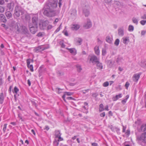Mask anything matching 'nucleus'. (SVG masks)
Segmentation results:
<instances>
[{
    "label": "nucleus",
    "instance_id": "2f4dec72",
    "mask_svg": "<svg viewBox=\"0 0 146 146\" xmlns=\"http://www.w3.org/2000/svg\"><path fill=\"white\" fill-rule=\"evenodd\" d=\"M76 67L77 68V71L79 72H80L82 70L81 66L79 65H77Z\"/></svg>",
    "mask_w": 146,
    "mask_h": 146
},
{
    "label": "nucleus",
    "instance_id": "f704fd0d",
    "mask_svg": "<svg viewBox=\"0 0 146 146\" xmlns=\"http://www.w3.org/2000/svg\"><path fill=\"white\" fill-rule=\"evenodd\" d=\"M1 26L5 28L6 30L9 29V24L8 25H6L5 24H2Z\"/></svg>",
    "mask_w": 146,
    "mask_h": 146
},
{
    "label": "nucleus",
    "instance_id": "1a4fd4ad",
    "mask_svg": "<svg viewBox=\"0 0 146 146\" xmlns=\"http://www.w3.org/2000/svg\"><path fill=\"white\" fill-rule=\"evenodd\" d=\"M92 26V24L90 20L87 19V22L85 23L83 27L86 29H88L90 28Z\"/></svg>",
    "mask_w": 146,
    "mask_h": 146
},
{
    "label": "nucleus",
    "instance_id": "0eeeda50",
    "mask_svg": "<svg viewBox=\"0 0 146 146\" xmlns=\"http://www.w3.org/2000/svg\"><path fill=\"white\" fill-rule=\"evenodd\" d=\"M21 30L19 33H21L23 34H24L28 36L29 35V32L27 28L25 26H21L20 25V27L19 28Z\"/></svg>",
    "mask_w": 146,
    "mask_h": 146
},
{
    "label": "nucleus",
    "instance_id": "5701e85b",
    "mask_svg": "<svg viewBox=\"0 0 146 146\" xmlns=\"http://www.w3.org/2000/svg\"><path fill=\"white\" fill-rule=\"evenodd\" d=\"M4 97L3 96V93H2L0 94V103L2 104L3 103Z\"/></svg>",
    "mask_w": 146,
    "mask_h": 146
},
{
    "label": "nucleus",
    "instance_id": "49530a36",
    "mask_svg": "<svg viewBox=\"0 0 146 146\" xmlns=\"http://www.w3.org/2000/svg\"><path fill=\"white\" fill-rule=\"evenodd\" d=\"M31 59H29L27 60V66H29L30 63V60Z\"/></svg>",
    "mask_w": 146,
    "mask_h": 146
},
{
    "label": "nucleus",
    "instance_id": "473e14b6",
    "mask_svg": "<svg viewBox=\"0 0 146 146\" xmlns=\"http://www.w3.org/2000/svg\"><path fill=\"white\" fill-rule=\"evenodd\" d=\"M134 30V27L131 25H130L129 26L128 30L130 31H133Z\"/></svg>",
    "mask_w": 146,
    "mask_h": 146
},
{
    "label": "nucleus",
    "instance_id": "4be33fe9",
    "mask_svg": "<svg viewBox=\"0 0 146 146\" xmlns=\"http://www.w3.org/2000/svg\"><path fill=\"white\" fill-rule=\"evenodd\" d=\"M94 49L96 54L98 55L100 54V50L99 46H95L94 47Z\"/></svg>",
    "mask_w": 146,
    "mask_h": 146
},
{
    "label": "nucleus",
    "instance_id": "ea45409f",
    "mask_svg": "<svg viewBox=\"0 0 146 146\" xmlns=\"http://www.w3.org/2000/svg\"><path fill=\"white\" fill-rule=\"evenodd\" d=\"M106 52L105 49H103L102 50V55L104 56L106 54Z\"/></svg>",
    "mask_w": 146,
    "mask_h": 146
},
{
    "label": "nucleus",
    "instance_id": "79ce46f5",
    "mask_svg": "<svg viewBox=\"0 0 146 146\" xmlns=\"http://www.w3.org/2000/svg\"><path fill=\"white\" fill-rule=\"evenodd\" d=\"M140 23L143 25H145L146 23V20H141L140 21Z\"/></svg>",
    "mask_w": 146,
    "mask_h": 146
},
{
    "label": "nucleus",
    "instance_id": "cd10ccee",
    "mask_svg": "<svg viewBox=\"0 0 146 146\" xmlns=\"http://www.w3.org/2000/svg\"><path fill=\"white\" fill-rule=\"evenodd\" d=\"M132 21L133 23L135 24L136 25H137L138 23V19L135 17H133L132 19Z\"/></svg>",
    "mask_w": 146,
    "mask_h": 146
},
{
    "label": "nucleus",
    "instance_id": "a18cd8bd",
    "mask_svg": "<svg viewBox=\"0 0 146 146\" xmlns=\"http://www.w3.org/2000/svg\"><path fill=\"white\" fill-rule=\"evenodd\" d=\"M109 82H104L103 84V86L104 87H107L109 85Z\"/></svg>",
    "mask_w": 146,
    "mask_h": 146
},
{
    "label": "nucleus",
    "instance_id": "a211bd4d",
    "mask_svg": "<svg viewBox=\"0 0 146 146\" xmlns=\"http://www.w3.org/2000/svg\"><path fill=\"white\" fill-rule=\"evenodd\" d=\"M80 26L77 24L73 25L71 28L73 30H77L80 28Z\"/></svg>",
    "mask_w": 146,
    "mask_h": 146
},
{
    "label": "nucleus",
    "instance_id": "bf43d9fd",
    "mask_svg": "<svg viewBox=\"0 0 146 146\" xmlns=\"http://www.w3.org/2000/svg\"><path fill=\"white\" fill-rule=\"evenodd\" d=\"M31 102L33 105H34L35 107H36L37 104L36 102L34 101H31Z\"/></svg>",
    "mask_w": 146,
    "mask_h": 146
},
{
    "label": "nucleus",
    "instance_id": "39448f33",
    "mask_svg": "<svg viewBox=\"0 0 146 146\" xmlns=\"http://www.w3.org/2000/svg\"><path fill=\"white\" fill-rule=\"evenodd\" d=\"M38 16L37 14L33 15L32 18V25H38Z\"/></svg>",
    "mask_w": 146,
    "mask_h": 146
},
{
    "label": "nucleus",
    "instance_id": "aec40b11",
    "mask_svg": "<svg viewBox=\"0 0 146 146\" xmlns=\"http://www.w3.org/2000/svg\"><path fill=\"white\" fill-rule=\"evenodd\" d=\"M5 15L7 19H9L12 17V14L9 11H7L5 13Z\"/></svg>",
    "mask_w": 146,
    "mask_h": 146
},
{
    "label": "nucleus",
    "instance_id": "72a5a7b5",
    "mask_svg": "<svg viewBox=\"0 0 146 146\" xmlns=\"http://www.w3.org/2000/svg\"><path fill=\"white\" fill-rule=\"evenodd\" d=\"M141 130L143 131H145L146 130V126L142 125L141 127Z\"/></svg>",
    "mask_w": 146,
    "mask_h": 146
},
{
    "label": "nucleus",
    "instance_id": "a19ab883",
    "mask_svg": "<svg viewBox=\"0 0 146 146\" xmlns=\"http://www.w3.org/2000/svg\"><path fill=\"white\" fill-rule=\"evenodd\" d=\"M55 90H56V91H58L57 92L58 94H60V93H62L60 91V90H63L62 89H61L59 88H56L55 89Z\"/></svg>",
    "mask_w": 146,
    "mask_h": 146
},
{
    "label": "nucleus",
    "instance_id": "58836bf2",
    "mask_svg": "<svg viewBox=\"0 0 146 146\" xmlns=\"http://www.w3.org/2000/svg\"><path fill=\"white\" fill-rule=\"evenodd\" d=\"M4 11V7L0 6V13H3Z\"/></svg>",
    "mask_w": 146,
    "mask_h": 146
},
{
    "label": "nucleus",
    "instance_id": "37998d69",
    "mask_svg": "<svg viewBox=\"0 0 146 146\" xmlns=\"http://www.w3.org/2000/svg\"><path fill=\"white\" fill-rule=\"evenodd\" d=\"M29 68H30L31 71V72H33L34 70L33 69V65L32 64L29 65V66H27Z\"/></svg>",
    "mask_w": 146,
    "mask_h": 146
},
{
    "label": "nucleus",
    "instance_id": "774afa93",
    "mask_svg": "<svg viewBox=\"0 0 146 146\" xmlns=\"http://www.w3.org/2000/svg\"><path fill=\"white\" fill-rule=\"evenodd\" d=\"M115 4L119 5L120 4V2L119 1H116L115 2Z\"/></svg>",
    "mask_w": 146,
    "mask_h": 146
},
{
    "label": "nucleus",
    "instance_id": "9b49d317",
    "mask_svg": "<svg viewBox=\"0 0 146 146\" xmlns=\"http://www.w3.org/2000/svg\"><path fill=\"white\" fill-rule=\"evenodd\" d=\"M48 24V21H44L42 22V24H40V28L42 29H45Z\"/></svg>",
    "mask_w": 146,
    "mask_h": 146
},
{
    "label": "nucleus",
    "instance_id": "13d9d810",
    "mask_svg": "<svg viewBox=\"0 0 146 146\" xmlns=\"http://www.w3.org/2000/svg\"><path fill=\"white\" fill-rule=\"evenodd\" d=\"M74 48H71L70 49H69V51L71 53H73L74 51Z\"/></svg>",
    "mask_w": 146,
    "mask_h": 146
},
{
    "label": "nucleus",
    "instance_id": "c03bdc74",
    "mask_svg": "<svg viewBox=\"0 0 146 146\" xmlns=\"http://www.w3.org/2000/svg\"><path fill=\"white\" fill-rule=\"evenodd\" d=\"M49 48V46H44L43 45H42V50H43V51L46 49H48Z\"/></svg>",
    "mask_w": 146,
    "mask_h": 146
},
{
    "label": "nucleus",
    "instance_id": "4468645a",
    "mask_svg": "<svg viewBox=\"0 0 146 146\" xmlns=\"http://www.w3.org/2000/svg\"><path fill=\"white\" fill-rule=\"evenodd\" d=\"M14 7V3L13 2H11L7 4V8L9 9L10 11H12L13 10Z\"/></svg>",
    "mask_w": 146,
    "mask_h": 146
},
{
    "label": "nucleus",
    "instance_id": "09e8293b",
    "mask_svg": "<svg viewBox=\"0 0 146 146\" xmlns=\"http://www.w3.org/2000/svg\"><path fill=\"white\" fill-rule=\"evenodd\" d=\"M60 44L62 48H64L65 47V45L64 44L62 41H61L60 42Z\"/></svg>",
    "mask_w": 146,
    "mask_h": 146
},
{
    "label": "nucleus",
    "instance_id": "f257e3e1",
    "mask_svg": "<svg viewBox=\"0 0 146 146\" xmlns=\"http://www.w3.org/2000/svg\"><path fill=\"white\" fill-rule=\"evenodd\" d=\"M20 25L19 23L13 21L9 23V29L15 31L17 33L19 34L21 30L19 29Z\"/></svg>",
    "mask_w": 146,
    "mask_h": 146
},
{
    "label": "nucleus",
    "instance_id": "dca6fc26",
    "mask_svg": "<svg viewBox=\"0 0 146 146\" xmlns=\"http://www.w3.org/2000/svg\"><path fill=\"white\" fill-rule=\"evenodd\" d=\"M83 13L84 14L86 17L88 16L90 14L88 9H86V7L84 8L83 10Z\"/></svg>",
    "mask_w": 146,
    "mask_h": 146
},
{
    "label": "nucleus",
    "instance_id": "2eb2a0df",
    "mask_svg": "<svg viewBox=\"0 0 146 146\" xmlns=\"http://www.w3.org/2000/svg\"><path fill=\"white\" fill-rule=\"evenodd\" d=\"M33 50L34 52H41L42 51H43V50H42V45H40L35 48Z\"/></svg>",
    "mask_w": 146,
    "mask_h": 146
},
{
    "label": "nucleus",
    "instance_id": "6e6552de",
    "mask_svg": "<svg viewBox=\"0 0 146 146\" xmlns=\"http://www.w3.org/2000/svg\"><path fill=\"white\" fill-rule=\"evenodd\" d=\"M146 133L144 132L141 135L140 137H138V140L141 141L144 143H146Z\"/></svg>",
    "mask_w": 146,
    "mask_h": 146
},
{
    "label": "nucleus",
    "instance_id": "5fc2aeb1",
    "mask_svg": "<svg viewBox=\"0 0 146 146\" xmlns=\"http://www.w3.org/2000/svg\"><path fill=\"white\" fill-rule=\"evenodd\" d=\"M129 85V83L127 82H126L125 85V86L126 87V89H127Z\"/></svg>",
    "mask_w": 146,
    "mask_h": 146
},
{
    "label": "nucleus",
    "instance_id": "20e7f679",
    "mask_svg": "<svg viewBox=\"0 0 146 146\" xmlns=\"http://www.w3.org/2000/svg\"><path fill=\"white\" fill-rule=\"evenodd\" d=\"M54 12V9H50L47 7L44 9L43 13L45 15L50 17L52 16V13Z\"/></svg>",
    "mask_w": 146,
    "mask_h": 146
},
{
    "label": "nucleus",
    "instance_id": "e433bc0d",
    "mask_svg": "<svg viewBox=\"0 0 146 146\" xmlns=\"http://www.w3.org/2000/svg\"><path fill=\"white\" fill-rule=\"evenodd\" d=\"M119 43V40L118 39H117L114 42V44L116 46H118Z\"/></svg>",
    "mask_w": 146,
    "mask_h": 146
},
{
    "label": "nucleus",
    "instance_id": "bb28decb",
    "mask_svg": "<svg viewBox=\"0 0 146 146\" xmlns=\"http://www.w3.org/2000/svg\"><path fill=\"white\" fill-rule=\"evenodd\" d=\"M129 41V39L128 38V37H126L125 38L123 39V42L125 44H127Z\"/></svg>",
    "mask_w": 146,
    "mask_h": 146
},
{
    "label": "nucleus",
    "instance_id": "f3484780",
    "mask_svg": "<svg viewBox=\"0 0 146 146\" xmlns=\"http://www.w3.org/2000/svg\"><path fill=\"white\" fill-rule=\"evenodd\" d=\"M57 1H55L53 3H52L51 4V6L50 7V9H53L54 8H56L57 6Z\"/></svg>",
    "mask_w": 146,
    "mask_h": 146
},
{
    "label": "nucleus",
    "instance_id": "393cba45",
    "mask_svg": "<svg viewBox=\"0 0 146 146\" xmlns=\"http://www.w3.org/2000/svg\"><path fill=\"white\" fill-rule=\"evenodd\" d=\"M122 58L121 57H118L117 58L116 60V62L119 64H120L122 62Z\"/></svg>",
    "mask_w": 146,
    "mask_h": 146
},
{
    "label": "nucleus",
    "instance_id": "052dcab7",
    "mask_svg": "<svg viewBox=\"0 0 146 146\" xmlns=\"http://www.w3.org/2000/svg\"><path fill=\"white\" fill-rule=\"evenodd\" d=\"M105 112H103L102 113L100 114V116L101 117H104L105 116Z\"/></svg>",
    "mask_w": 146,
    "mask_h": 146
},
{
    "label": "nucleus",
    "instance_id": "de8ad7c7",
    "mask_svg": "<svg viewBox=\"0 0 146 146\" xmlns=\"http://www.w3.org/2000/svg\"><path fill=\"white\" fill-rule=\"evenodd\" d=\"M98 94H97L96 93H93L92 94V96L93 97L96 98L98 96Z\"/></svg>",
    "mask_w": 146,
    "mask_h": 146
},
{
    "label": "nucleus",
    "instance_id": "e2e57ef3",
    "mask_svg": "<svg viewBox=\"0 0 146 146\" xmlns=\"http://www.w3.org/2000/svg\"><path fill=\"white\" fill-rule=\"evenodd\" d=\"M141 19H146V14H144L141 17Z\"/></svg>",
    "mask_w": 146,
    "mask_h": 146
},
{
    "label": "nucleus",
    "instance_id": "c85d7f7f",
    "mask_svg": "<svg viewBox=\"0 0 146 146\" xmlns=\"http://www.w3.org/2000/svg\"><path fill=\"white\" fill-rule=\"evenodd\" d=\"M129 98V96L127 95L125 97V98L122 100L121 101V102L123 103V104H124L126 102L127 100Z\"/></svg>",
    "mask_w": 146,
    "mask_h": 146
},
{
    "label": "nucleus",
    "instance_id": "423d86ee",
    "mask_svg": "<svg viewBox=\"0 0 146 146\" xmlns=\"http://www.w3.org/2000/svg\"><path fill=\"white\" fill-rule=\"evenodd\" d=\"M29 27L31 32L33 34H35L37 31L38 25H33L31 23H29Z\"/></svg>",
    "mask_w": 146,
    "mask_h": 146
},
{
    "label": "nucleus",
    "instance_id": "ddd939ff",
    "mask_svg": "<svg viewBox=\"0 0 146 146\" xmlns=\"http://www.w3.org/2000/svg\"><path fill=\"white\" fill-rule=\"evenodd\" d=\"M140 75L141 74H134L133 76V81L135 82H137L139 79Z\"/></svg>",
    "mask_w": 146,
    "mask_h": 146
},
{
    "label": "nucleus",
    "instance_id": "c9c22d12",
    "mask_svg": "<svg viewBox=\"0 0 146 146\" xmlns=\"http://www.w3.org/2000/svg\"><path fill=\"white\" fill-rule=\"evenodd\" d=\"M59 140H55L54 142V146H57L59 144Z\"/></svg>",
    "mask_w": 146,
    "mask_h": 146
},
{
    "label": "nucleus",
    "instance_id": "412c9836",
    "mask_svg": "<svg viewBox=\"0 0 146 146\" xmlns=\"http://www.w3.org/2000/svg\"><path fill=\"white\" fill-rule=\"evenodd\" d=\"M121 94H119L118 95H116L115 97H113V101H115L117 100L119 98H121Z\"/></svg>",
    "mask_w": 146,
    "mask_h": 146
},
{
    "label": "nucleus",
    "instance_id": "f03ea898",
    "mask_svg": "<svg viewBox=\"0 0 146 146\" xmlns=\"http://www.w3.org/2000/svg\"><path fill=\"white\" fill-rule=\"evenodd\" d=\"M25 13V11L20 6L17 5L15 7L14 16L16 17H19L21 15L23 18V15Z\"/></svg>",
    "mask_w": 146,
    "mask_h": 146
},
{
    "label": "nucleus",
    "instance_id": "a878e982",
    "mask_svg": "<svg viewBox=\"0 0 146 146\" xmlns=\"http://www.w3.org/2000/svg\"><path fill=\"white\" fill-rule=\"evenodd\" d=\"M106 40L107 42L111 44L112 42L113 39L112 37H106Z\"/></svg>",
    "mask_w": 146,
    "mask_h": 146
},
{
    "label": "nucleus",
    "instance_id": "7c9ffc66",
    "mask_svg": "<svg viewBox=\"0 0 146 146\" xmlns=\"http://www.w3.org/2000/svg\"><path fill=\"white\" fill-rule=\"evenodd\" d=\"M55 135L56 137H57L61 136V134L60 133V132L59 130H56L55 131Z\"/></svg>",
    "mask_w": 146,
    "mask_h": 146
},
{
    "label": "nucleus",
    "instance_id": "b1692460",
    "mask_svg": "<svg viewBox=\"0 0 146 146\" xmlns=\"http://www.w3.org/2000/svg\"><path fill=\"white\" fill-rule=\"evenodd\" d=\"M23 16H25V19L27 21H29L30 19V15L28 14H25L23 15Z\"/></svg>",
    "mask_w": 146,
    "mask_h": 146
},
{
    "label": "nucleus",
    "instance_id": "4c0bfd02",
    "mask_svg": "<svg viewBox=\"0 0 146 146\" xmlns=\"http://www.w3.org/2000/svg\"><path fill=\"white\" fill-rule=\"evenodd\" d=\"M19 91V90L18 88L16 86H15L14 87V90H13V92L17 94Z\"/></svg>",
    "mask_w": 146,
    "mask_h": 146
},
{
    "label": "nucleus",
    "instance_id": "8fccbe9b",
    "mask_svg": "<svg viewBox=\"0 0 146 146\" xmlns=\"http://www.w3.org/2000/svg\"><path fill=\"white\" fill-rule=\"evenodd\" d=\"M66 95L67 96H71L72 95L73 93L70 92H64Z\"/></svg>",
    "mask_w": 146,
    "mask_h": 146
},
{
    "label": "nucleus",
    "instance_id": "338daca9",
    "mask_svg": "<svg viewBox=\"0 0 146 146\" xmlns=\"http://www.w3.org/2000/svg\"><path fill=\"white\" fill-rule=\"evenodd\" d=\"M42 36V33H39L37 35V36Z\"/></svg>",
    "mask_w": 146,
    "mask_h": 146
},
{
    "label": "nucleus",
    "instance_id": "603ef678",
    "mask_svg": "<svg viewBox=\"0 0 146 146\" xmlns=\"http://www.w3.org/2000/svg\"><path fill=\"white\" fill-rule=\"evenodd\" d=\"M61 24H60V26L56 29V30L54 32L55 33H57V32H58L60 31V27L61 26Z\"/></svg>",
    "mask_w": 146,
    "mask_h": 146
},
{
    "label": "nucleus",
    "instance_id": "4d7b16f0",
    "mask_svg": "<svg viewBox=\"0 0 146 146\" xmlns=\"http://www.w3.org/2000/svg\"><path fill=\"white\" fill-rule=\"evenodd\" d=\"M111 0H104V1L107 4H109L111 3Z\"/></svg>",
    "mask_w": 146,
    "mask_h": 146
},
{
    "label": "nucleus",
    "instance_id": "680f3d73",
    "mask_svg": "<svg viewBox=\"0 0 146 146\" xmlns=\"http://www.w3.org/2000/svg\"><path fill=\"white\" fill-rule=\"evenodd\" d=\"M146 31H141V35L142 36H144L145 35V34L146 33Z\"/></svg>",
    "mask_w": 146,
    "mask_h": 146
},
{
    "label": "nucleus",
    "instance_id": "c756f323",
    "mask_svg": "<svg viewBox=\"0 0 146 146\" xmlns=\"http://www.w3.org/2000/svg\"><path fill=\"white\" fill-rule=\"evenodd\" d=\"M99 111L101 112L104 111V106L102 104H101L99 106Z\"/></svg>",
    "mask_w": 146,
    "mask_h": 146
},
{
    "label": "nucleus",
    "instance_id": "0e129e2a",
    "mask_svg": "<svg viewBox=\"0 0 146 146\" xmlns=\"http://www.w3.org/2000/svg\"><path fill=\"white\" fill-rule=\"evenodd\" d=\"M5 3L4 0H0V5H3Z\"/></svg>",
    "mask_w": 146,
    "mask_h": 146
},
{
    "label": "nucleus",
    "instance_id": "7ed1b4c3",
    "mask_svg": "<svg viewBox=\"0 0 146 146\" xmlns=\"http://www.w3.org/2000/svg\"><path fill=\"white\" fill-rule=\"evenodd\" d=\"M88 59L90 60V62H91L93 65H94L99 60V58L94 55L89 56Z\"/></svg>",
    "mask_w": 146,
    "mask_h": 146
},
{
    "label": "nucleus",
    "instance_id": "9d476101",
    "mask_svg": "<svg viewBox=\"0 0 146 146\" xmlns=\"http://www.w3.org/2000/svg\"><path fill=\"white\" fill-rule=\"evenodd\" d=\"M124 27H119L118 29V33L119 36H122L124 35Z\"/></svg>",
    "mask_w": 146,
    "mask_h": 146
},
{
    "label": "nucleus",
    "instance_id": "f8f14e48",
    "mask_svg": "<svg viewBox=\"0 0 146 146\" xmlns=\"http://www.w3.org/2000/svg\"><path fill=\"white\" fill-rule=\"evenodd\" d=\"M74 41L76 45H80L82 44V39L79 37H77L75 38Z\"/></svg>",
    "mask_w": 146,
    "mask_h": 146
},
{
    "label": "nucleus",
    "instance_id": "864d4df0",
    "mask_svg": "<svg viewBox=\"0 0 146 146\" xmlns=\"http://www.w3.org/2000/svg\"><path fill=\"white\" fill-rule=\"evenodd\" d=\"M63 33H64V34L65 36H68V32H67V31L64 30L63 31Z\"/></svg>",
    "mask_w": 146,
    "mask_h": 146
},
{
    "label": "nucleus",
    "instance_id": "6e6d98bb",
    "mask_svg": "<svg viewBox=\"0 0 146 146\" xmlns=\"http://www.w3.org/2000/svg\"><path fill=\"white\" fill-rule=\"evenodd\" d=\"M73 11L74 13L73 14L72 13H71V14L72 15L73 14L74 16L75 17L76 15V10H73Z\"/></svg>",
    "mask_w": 146,
    "mask_h": 146
},
{
    "label": "nucleus",
    "instance_id": "3c124183",
    "mask_svg": "<svg viewBox=\"0 0 146 146\" xmlns=\"http://www.w3.org/2000/svg\"><path fill=\"white\" fill-rule=\"evenodd\" d=\"M7 124H5L3 125V132H5V130H6V127H7Z\"/></svg>",
    "mask_w": 146,
    "mask_h": 146
},
{
    "label": "nucleus",
    "instance_id": "69168bd1",
    "mask_svg": "<svg viewBox=\"0 0 146 146\" xmlns=\"http://www.w3.org/2000/svg\"><path fill=\"white\" fill-rule=\"evenodd\" d=\"M12 86H9V92L10 93H11V89H12Z\"/></svg>",
    "mask_w": 146,
    "mask_h": 146
},
{
    "label": "nucleus",
    "instance_id": "6ab92c4d",
    "mask_svg": "<svg viewBox=\"0 0 146 146\" xmlns=\"http://www.w3.org/2000/svg\"><path fill=\"white\" fill-rule=\"evenodd\" d=\"M97 66L98 67V69H103V65L100 62L99 60L97 62L96 64Z\"/></svg>",
    "mask_w": 146,
    "mask_h": 146
}]
</instances>
